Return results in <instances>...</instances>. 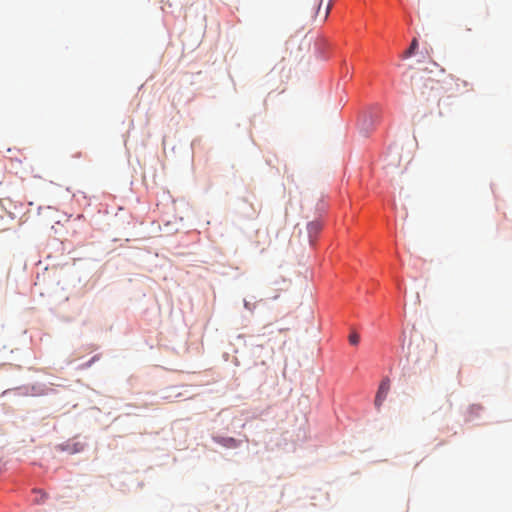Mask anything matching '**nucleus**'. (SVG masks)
<instances>
[{
  "label": "nucleus",
  "mask_w": 512,
  "mask_h": 512,
  "mask_svg": "<svg viewBox=\"0 0 512 512\" xmlns=\"http://www.w3.org/2000/svg\"><path fill=\"white\" fill-rule=\"evenodd\" d=\"M413 79L414 92L422 102L439 101L444 93H448V96L457 95L460 86H469L467 81L452 76L438 79L432 71L419 72Z\"/></svg>",
  "instance_id": "1"
},
{
  "label": "nucleus",
  "mask_w": 512,
  "mask_h": 512,
  "mask_svg": "<svg viewBox=\"0 0 512 512\" xmlns=\"http://www.w3.org/2000/svg\"><path fill=\"white\" fill-rule=\"evenodd\" d=\"M389 390H390V380H389V378L386 377L381 381L379 388L377 390L376 396H375L374 405L377 410H380L382 404L384 403V401L387 398Z\"/></svg>",
  "instance_id": "2"
},
{
  "label": "nucleus",
  "mask_w": 512,
  "mask_h": 512,
  "mask_svg": "<svg viewBox=\"0 0 512 512\" xmlns=\"http://www.w3.org/2000/svg\"><path fill=\"white\" fill-rule=\"evenodd\" d=\"M417 351L415 352L417 360H420L422 358L421 352L423 350L429 349L430 353L427 356L428 358L432 359L434 358L436 352H437V346L433 344L431 341H425L424 339H421L415 346Z\"/></svg>",
  "instance_id": "3"
},
{
  "label": "nucleus",
  "mask_w": 512,
  "mask_h": 512,
  "mask_svg": "<svg viewBox=\"0 0 512 512\" xmlns=\"http://www.w3.org/2000/svg\"><path fill=\"white\" fill-rule=\"evenodd\" d=\"M321 229H322V225L319 221H312V222L308 223L307 230L309 233L311 243H313V241H314L313 238L316 237V235L320 232Z\"/></svg>",
  "instance_id": "4"
},
{
  "label": "nucleus",
  "mask_w": 512,
  "mask_h": 512,
  "mask_svg": "<svg viewBox=\"0 0 512 512\" xmlns=\"http://www.w3.org/2000/svg\"><path fill=\"white\" fill-rule=\"evenodd\" d=\"M417 47H418V42H417V39L414 38L410 44V47L404 52L403 57L408 58V57L412 56L414 54L415 50L417 49Z\"/></svg>",
  "instance_id": "5"
},
{
  "label": "nucleus",
  "mask_w": 512,
  "mask_h": 512,
  "mask_svg": "<svg viewBox=\"0 0 512 512\" xmlns=\"http://www.w3.org/2000/svg\"><path fill=\"white\" fill-rule=\"evenodd\" d=\"M260 208L256 209L255 207H251V211H243L244 215L248 218H255L259 214Z\"/></svg>",
  "instance_id": "6"
},
{
  "label": "nucleus",
  "mask_w": 512,
  "mask_h": 512,
  "mask_svg": "<svg viewBox=\"0 0 512 512\" xmlns=\"http://www.w3.org/2000/svg\"><path fill=\"white\" fill-rule=\"evenodd\" d=\"M360 341V336L356 333V332H352L350 335H349V342L351 345H358Z\"/></svg>",
  "instance_id": "7"
},
{
  "label": "nucleus",
  "mask_w": 512,
  "mask_h": 512,
  "mask_svg": "<svg viewBox=\"0 0 512 512\" xmlns=\"http://www.w3.org/2000/svg\"><path fill=\"white\" fill-rule=\"evenodd\" d=\"M330 9H331V2H329L327 4V7H326L324 15H323V21H325L328 18V15L330 13Z\"/></svg>",
  "instance_id": "8"
},
{
  "label": "nucleus",
  "mask_w": 512,
  "mask_h": 512,
  "mask_svg": "<svg viewBox=\"0 0 512 512\" xmlns=\"http://www.w3.org/2000/svg\"><path fill=\"white\" fill-rule=\"evenodd\" d=\"M321 5H322V0H319L318 7H317V11H316V14H318V13H319L320 8H321Z\"/></svg>",
  "instance_id": "9"
},
{
  "label": "nucleus",
  "mask_w": 512,
  "mask_h": 512,
  "mask_svg": "<svg viewBox=\"0 0 512 512\" xmlns=\"http://www.w3.org/2000/svg\"><path fill=\"white\" fill-rule=\"evenodd\" d=\"M46 497L45 493H42V500Z\"/></svg>",
  "instance_id": "10"
},
{
  "label": "nucleus",
  "mask_w": 512,
  "mask_h": 512,
  "mask_svg": "<svg viewBox=\"0 0 512 512\" xmlns=\"http://www.w3.org/2000/svg\"><path fill=\"white\" fill-rule=\"evenodd\" d=\"M265 250V247H261L260 251L263 252Z\"/></svg>",
  "instance_id": "11"
}]
</instances>
